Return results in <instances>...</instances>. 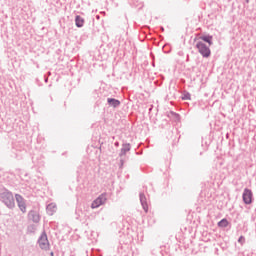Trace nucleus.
Returning a JSON list of instances; mask_svg holds the SVG:
<instances>
[{
    "label": "nucleus",
    "mask_w": 256,
    "mask_h": 256,
    "mask_svg": "<svg viewBox=\"0 0 256 256\" xmlns=\"http://www.w3.org/2000/svg\"><path fill=\"white\" fill-rule=\"evenodd\" d=\"M0 201H2L8 209L15 207V198L13 197V193L9 192V190H4L0 193Z\"/></svg>",
    "instance_id": "f257e3e1"
},
{
    "label": "nucleus",
    "mask_w": 256,
    "mask_h": 256,
    "mask_svg": "<svg viewBox=\"0 0 256 256\" xmlns=\"http://www.w3.org/2000/svg\"><path fill=\"white\" fill-rule=\"evenodd\" d=\"M196 48L198 49V52L200 53V55H202V57L208 58L211 57V49L209 48V46H207V44H204L201 41H198L196 43Z\"/></svg>",
    "instance_id": "f03ea898"
},
{
    "label": "nucleus",
    "mask_w": 256,
    "mask_h": 256,
    "mask_svg": "<svg viewBox=\"0 0 256 256\" xmlns=\"http://www.w3.org/2000/svg\"><path fill=\"white\" fill-rule=\"evenodd\" d=\"M38 245L40 249L47 251L49 249V239H47V233L43 232L38 239Z\"/></svg>",
    "instance_id": "7ed1b4c3"
},
{
    "label": "nucleus",
    "mask_w": 256,
    "mask_h": 256,
    "mask_svg": "<svg viewBox=\"0 0 256 256\" xmlns=\"http://www.w3.org/2000/svg\"><path fill=\"white\" fill-rule=\"evenodd\" d=\"M242 199L245 205H251L253 203V192L249 188H245L242 194Z\"/></svg>",
    "instance_id": "20e7f679"
},
{
    "label": "nucleus",
    "mask_w": 256,
    "mask_h": 256,
    "mask_svg": "<svg viewBox=\"0 0 256 256\" xmlns=\"http://www.w3.org/2000/svg\"><path fill=\"white\" fill-rule=\"evenodd\" d=\"M106 201H107V196H105V194H101L98 198H96L92 202L91 208L97 209V208L101 207V205H105Z\"/></svg>",
    "instance_id": "39448f33"
},
{
    "label": "nucleus",
    "mask_w": 256,
    "mask_h": 256,
    "mask_svg": "<svg viewBox=\"0 0 256 256\" xmlns=\"http://www.w3.org/2000/svg\"><path fill=\"white\" fill-rule=\"evenodd\" d=\"M15 199H16V202H17V205H18L20 211H22V213H26L27 212V204L25 203V199L23 198V196L16 194Z\"/></svg>",
    "instance_id": "423d86ee"
},
{
    "label": "nucleus",
    "mask_w": 256,
    "mask_h": 256,
    "mask_svg": "<svg viewBox=\"0 0 256 256\" xmlns=\"http://www.w3.org/2000/svg\"><path fill=\"white\" fill-rule=\"evenodd\" d=\"M28 217L33 223H39L41 221V216L39 215V212L35 210H31L28 214Z\"/></svg>",
    "instance_id": "0eeeda50"
},
{
    "label": "nucleus",
    "mask_w": 256,
    "mask_h": 256,
    "mask_svg": "<svg viewBox=\"0 0 256 256\" xmlns=\"http://www.w3.org/2000/svg\"><path fill=\"white\" fill-rule=\"evenodd\" d=\"M140 203L142 205V209H144L145 213L149 211V205L147 204V197L144 193H140Z\"/></svg>",
    "instance_id": "6e6552de"
},
{
    "label": "nucleus",
    "mask_w": 256,
    "mask_h": 256,
    "mask_svg": "<svg viewBox=\"0 0 256 256\" xmlns=\"http://www.w3.org/2000/svg\"><path fill=\"white\" fill-rule=\"evenodd\" d=\"M48 215H55L57 213V204L55 203H50L46 207Z\"/></svg>",
    "instance_id": "1a4fd4ad"
},
{
    "label": "nucleus",
    "mask_w": 256,
    "mask_h": 256,
    "mask_svg": "<svg viewBox=\"0 0 256 256\" xmlns=\"http://www.w3.org/2000/svg\"><path fill=\"white\" fill-rule=\"evenodd\" d=\"M128 151H131V144H123L119 154L120 157L127 155Z\"/></svg>",
    "instance_id": "9d476101"
},
{
    "label": "nucleus",
    "mask_w": 256,
    "mask_h": 256,
    "mask_svg": "<svg viewBox=\"0 0 256 256\" xmlns=\"http://www.w3.org/2000/svg\"><path fill=\"white\" fill-rule=\"evenodd\" d=\"M107 103L111 106V107H119V105H121V102L117 99L114 98H108L107 99Z\"/></svg>",
    "instance_id": "9b49d317"
},
{
    "label": "nucleus",
    "mask_w": 256,
    "mask_h": 256,
    "mask_svg": "<svg viewBox=\"0 0 256 256\" xmlns=\"http://www.w3.org/2000/svg\"><path fill=\"white\" fill-rule=\"evenodd\" d=\"M201 41H204L205 43H208L209 47L213 45V36L207 35V36H201Z\"/></svg>",
    "instance_id": "f8f14e48"
},
{
    "label": "nucleus",
    "mask_w": 256,
    "mask_h": 256,
    "mask_svg": "<svg viewBox=\"0 0 256 256\" xmlns=\"http://www.w3.org/2000/svg\"><path fill=\"white\" fill-rule=\"evenodd\" d=\"M76 27H83L85 25V20L81 16H76L75 18Z\"/></svg>",
    "instance_id": "ddd939ff"
},
{
    "label": "nucleus",
    "mask_w": 256,
    "mask_h": 256,
    "mask_svg": "<svg viewBox=\"0 0 256 256\" xmlns=\"http://www.w3.org/2000/svg\"><path fill=\"white\" fill-rule=\"evenodd\" d=\"M227 225H229L227 219H222L220 222H218V227H227Z\"/></svg>",
    "instance_id": "4468645a"
},
{
    "label": "nucleus",
    "mask_w": 256,
    "mask_h": 256,
    "mask_svg": "<svg viewBox=\"0 0 256 256\" xmlns=\"http://www.w3.org/2000/svg\"><path fill=\"white\" fill-rule=\"evenodd\" d=\"M182 99H183L184 101H189V99H191V94H189V93L184 94L183 97H182Z\"/></svg>",
    "instance_id": "2eb2a0df"
},
{
    "label": "nucleus",
    "mask_w": 256,
    "mask_h": 256,
    "mask_svg": "<svg viewBox=\"0 0 256 256\" xmlns=\"http://www.w3.org/2000/svg\"><path fill=\"white\" fill-rule=\"evenodd\" d=\"M238 243H241V244L245 243V237L240 236V238L238 239Z\"/></svg>",
    "instance_id": "dca6fc26"
},
{
    "label": "nucleus",
    "mask_w": 256,
    "mask_h": 256,
    "mask_svg": "<svg viewBox=\"0 0 256 256\" xmlns=\"http://www.w3.org/2000/svg\"><path fill=\"white\" fill-rule=\"evenodd\" d=\"M176 121H179V114H174Z\"/></svg>",
    "instance_id": "f3484780"
},
{
    "label": "nucleus",
    "mask_w": 256,
    "mask_h": 256,
    "mask_svg": "<svg viewBox=\"0 0 256 256\" xmlns=\"http://www.w3.org/2000/svg\"><path fill=\"white\" fill-rule=\"evenodd\" d=\"M120 163H121V167H123V163H124L123 159L120 160Z\"/></svg>",
    "instance_id": "a211bd4d"
},
{
    "label": "nucleus",
    "mask_w": 256,
    "mask_h": 256,
    "mask_svg": "<svg viewBox=\"0 0 256 256\" xmlns=\"http://www.w3.org/2000/svg\"><path fill=\"white\" fill-rule=\"evenodd\" d=\"M115 146H116V147H119V142H115Z\"/></svg>",
    "instance_id": "6ab92c4d"
},
{
    "label": "nucleus",
    "mask_w": 256,
    "mask_h": 256,
    "mask_svg": "<svg viewBox=\"0 0 256 256\" xmlns=\"http://www.w3.org/2000/svg\"><path fill=\"white\" fill-rule=\"evenodd\" d=\"M51 256H54L53 252H51Z\"/></svg>",
    "instance_id": "aec40b11"
},
{
    "label": "nucleus",
    "mask_w": 256,
    "mask_h": 256,
    "mask_svg": "<svg viewBox=\"0 0 256 256\" xmlns=\"http://www.w3.org/2000/svg\"><path fill=\"white\" fill-rule=\"evenodd\" d=\"M246 3H249V0H246Z\"/></svg>",
    "instance_id": "412c9836"
}]
</instances>
